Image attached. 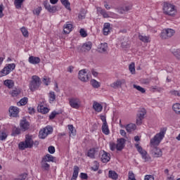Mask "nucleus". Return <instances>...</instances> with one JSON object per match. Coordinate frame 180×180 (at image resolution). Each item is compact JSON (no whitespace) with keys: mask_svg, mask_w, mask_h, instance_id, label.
Returning <instances> with one entry per match:
<instances>
[{"mask_svg":"<svg viewBox=\"0 0 180 180\" xmlns=\"http://www.w3.org/2000/svg\"><path fill=\"white\" fill-rule=\"evenodd\" d=\"M19 150H24L26 148H33V139L30 135H26L25 141H21L18 144Z\"/></svg>","mask_w":180,"mask_h":180,"instance_id":"f257e3e1","label":"nucleus"},{"mask_svg":"<svg viewBox=\"0 0 180 180\" xmlns=\"http://www.w3.org/2000/svg\"><path fill=\"white\" fill-rule=\"evenodd\" d=\"M163 13L165 15H168V16H174L176 13V9L175 6L169 3H164L163 4Z\"/></svg>","mask_w":180,"mask_h":180,"instance_id":"f03ea898","label":"nucleus"},{"mask_svg":"<svg viewBox=\"0 0 180 180\" xmlns=\"http://www.w3.org/2000/svg\"><path fill=\"white\" fill-rule=\"evenodd\" d=\"M41 84V79L37 75L32 77V80L30 83V89L32 92H34L37 89H39L40 84Z\"/></svg>","mask_w":180,"mask_h":180,"instance_id":"7ed1b4c3","label":"nucleus"},{"mask_svg":"<svg viewBox=\"0 0 180 180\" xmlns=\"http://www.w3.org/2000/svg\"><path fill=\"white\" fill-rule=\"evenodd\" d=\"M164 131H160L157 134L153 139H150V146L153 147H155V146H159L160 143H161V140L164 139Z\"/></svg>","mask_w":180,"mask_h":180,"instance_id":"20e7f679","label":"nucleus"},{"mask_svg":"<svg viewBox=\"0 0 180 180\" xmlns=\"http://www.w3.org/2000/svg\"><path fill=\"white\" fill-rule=\"evenodd\" d=\"M51 133H53V127L51 126H46L39 131V139H44Z\"/></svg>","mask_w":180,"mask_h":180,"instance_id":"39448f33","label":"nucleus"},{"mask_svg":"<svg viewBox=\"0 0 180 180\" xmlns=\"http://www.w3.org/2000/svg\"><path fill=\"white\" fill-rule=\"evenodd\" d=\"M174 34H175V30L167 28L162 31L160 37L163 39H169V37H172Z\"/></svg>","mask_w":180,"mask_h":180,"instance_id":"423d86ee","label":"nucleus"},{"mask_svg":"<svg viewBox=\"0 0 180 180\" xmlns=\"http://www.w3.org/2000/svg\"><path fill=\"white\" fill-rule=\"evenodd\" d=\"M135 147L139 153H140L142 155V158L145 160V162H147L150 160H151V158L149 155H147V151L143 150V148H141V146H140L139 143H136Z\"/></svg>","mask_w":180,"mask_h":180,"instance_id":"0eeeda50","label":"nucleus"},{"mask_svg":"<svg viewBox=\"0 0 180 180\" xmlns=\"http://www.w3.org/2000/svg\"><path fill=\"white\" fill-rule=\"evenodd\" d=\"M146 115H147V110H146V109L142 108L140 111H139L136 118V124L138 126H141L143 120L144 119V116H146Z\"/></svg>","mask_w":180,"mask_h":180,"instance_id":"6e6552de","label":"nucleus"},{"mask_svg":"<svg viewBox=\"0 0 180 180\" xmlns=\"http://www.w3.org/2000/svg\"><path fill=\"white\" fill-rule=\"evenodd\" d=\"M20 128L21 129V131H26L30 129V122L28 120L23 117L20 122Z\"/></svg>","mask_w":180,"mask_h":180,"instance_id":"1a4fd4ad","label":"nucleus"},{"mask_svg":"<svg viewBox=\"0 0 180 180\" xmlns=\"http://www.w3.org/2000/svg\"><path fill=\"white\" fill-rule=\"evenodd\" d=\"M78 78L82 82H88L89 81V77H88V74H86V70L83 69L79 71Z\"/></svg>","mask_w":180,"mask_h":180,"instance_id":"9d476101","label":"nucleus"},{"mask_svg":"<svg viewBox=\"0 0 180 180\" xmlns=\"http://www.w3.org/2000/svg\"><path fill=\"white\" fill-rule=\"evenodd\" d=\"M81 101L78 98H72L69 99V104L73 109H79Z\"/></svg>","mask_w":180,"mask_h":180,"instance_id":"9b49d317","label":"nucleus"},{"mask_svg":"<svg viewBox=\"0 0 180 180\" xmlns=\"http://www.w3.org/2000/svg\"><path fill=\"white\" fill-rule=\"evenodd\" d=\"M126 144V139L124 138L118 139L117 141L116 150L117 151H122L124 148Z\"/></svg>","mask_w":180,"mask_h":180,"instance_id":"f8f14e48","label":"nucleus"},{"mask_svg":"<svg viewBox=\"0 0 180 180\" xmlns=\"http://www.w3.org/2000/svg\"><path fill=\"white\" fill-rule=\"evenodd\" d=\"M44 6L45 9H46V11H48V12H49L50 13H56L57 12V6H51V5H50V4H49V2L47 1L44 2Z\"/></svg>","mask_w":180,"mask_h":180,"instance_id":"ddd939ff","label":"nucleus"},{"mask_svg":"<svg viewBox=\"0 0 180 180\" xmlns=\"http://www.w3.org/2000/svg\"><path fill=\"white\" fill-rule=\"evenodd\" d=\"M123 84H126V80L122 79V80H117L116 82H113L110 84L111 88H113L114 89H117L119 88H122V85Z\"/></svg>","mask_w":180,"mask_h":180,"instance_id":"4468645a","label":"nucleus"},{"mask_svg":"<svg viewBox=\"0 0 180 180\" xmlns=\"http://www.w3.org/2000/svg\"><path fill=\"white\" fill-rule=\"evenodd\" d=\"M101 161L104 163L109 162L110 161V154L104 150L101 152Z\"/></svg>","mask_w":180,"mask_h":180,"instance_id":"2eb2a0df","label":"nucleus"},{"mask_svg":"<svg viewBox=\"0 0 180 180\" xmlns=\"http://www.w3.org/2000/svg\"><path fill=\"white\" fill-rule=\"evenodd\" d=\"M9 113L13 117H17L19 115V108L18 107L11 106L9 108Z\"/></svg>","mask_w":180,"mask_h":180,"instance_id":"dca6fc26","label":"nucleus"},{"mask_svg":"<svg viewBox=\"0 0 180 180\" xmlns=\"http://www.w3.org/2000/svg\"><path fill=\"white\" fill-rule=\"evenodd\" d=\"M91 49H92V42L87 41L82 46V51H90Z\"/></svg>","mask_w":180,"mask_h":180,"instance_id":"f3484780","label":"nucleus"},{"mask_svg":"<svg viewBox=\"0 0 180 180\" xmlns=\"http://www.w3.org/2000/svg\"><path fill=\"white\" fill-rule=\"evenodd\" d=\"M152 152H153L152 153L153 154V157L156 158L162 157V151H161V149L157 147H154Z\"/></svg>","mask_w":180,"mask_h":180,"instance_id":"a211bd4d","label":"nucleus"},{"mask_svg":"<svg viewBox=\"0 0 180 180\" xmlns=\"http://www.w3.org/2000/svg\"><path fill=\"white\" fill-rule=\"evenodd\" d=\"M28 61L30 64L36 65L40 63V61H41V60L39 57L30 56Z\"/></svg>","mask_w":180,"mask_h":180,"instance_id":"6ab92c4d","label":"nucleus"},{"mask_svg":"<svg viewBox=\"0 0 180 180\" xmlns=\"http://www.w3.org/2000/svg\"><path fill=\"white\" fill-rule=\"evenodd\" d=\"M93 109H94L96 112H102V110L103 109V106H102V104L96 101H94Z\"/></svg>","mask_w":180,"mask_h":180,"instance_id":"aec40b11","label":"nucleus"},{"mask_svg":"<svg viewBox=\"0 0 180 180\" xmlns=\"http://www.w3.org/2000/svg\"><path fill=\"white\" fill-rule=\"evenodd\" d=\"M110 33V23L105 22L103 25V34L104 36H108Z\"/></svg>","mask_w":180,"mask_h":180,"instance_id":"412c9836","label":"nucleus"},{"mask_svg":"<svg viewBox=\"0 0 180 180\" xmlns=\"http://www.w3.org/2000/svg\"><path fill=\"white\" fill-rule=\"evenodd\" d=\"M79 173V167L77 165L74 166L73 168V174L71 178V180H77V178H78V174Z\"/></svg>","mask_w":180,"mask_h":180,"instance_id":"4be33fe9","label":"nucleus"},{"mask_svg":"<svg viewBox=\"0 0 180 180\" xmlns=\"http://www.w3.org/2000/svg\"><path fill=\"white\" fill-rule=\"evenodd\" d=\"M72 30V24H65L63 26V32H64L65 34H69V33H71Z\"/></svg>","mask_w":180,"mask_h":180,"instance_id":"5701e85b","label":"nucleus"},{"mask_svg":"<svg viewBox=\"0 0 180 180\" xmlns=\"http://www.w3.org/2000/svg\"><path fill=\"white\" fill-rule=\"evenodd\" d=\"M20 92H22L20 89L14 88L13 90H11L9 92V94L11 95V96L13 98H15V97L18 96V95H20Z\"/></svg>","mask_w":180,"mask_h":180,"instance_id":"b1692460","label":"nucleus"},{"mask_svg":"<svg viewBox=\"0 0 180 180\" xmlns=\"http://www.w3.org/2000/svg\"><path fill=\"white\" fill-rule=\"evenodd\" d=\"M37 110L40 113H42L43 115H46V113H49V109L46 107H44V105H39L37 107Z\"/></svg>","mask_w":180,"mask_h":180,"instance_id":"393cba45","label":"nucleus"},{"mask_svg":"<svg viewBox=\"0 0 180 180\" xmlns=\"http://www.w3.org/2000/svg\"><path fill=\"white\" fill-rule=\"evenodd\" d=\"M139 39L141 41H143V43H150V36H146L139 34Z\"/></svg>","mask_w":180,"mask_h":180,"instance_id":"a878e982","label":"nucleus"},{"mask_svg":"<svg viewBox=\"0 0 180 180\" xmlns=\"http://www.w3.org/2000/svg\"><path fill=\"white\" fill-rule=\"evenodd\" d=\"M108 178H110L111 179L117 180V178H119V174L116 173L115 171L110 170L108 172Z\"/></svg>","mask_w":180,"mask_h":180,"instance_id":"bb28decb","label":"nucleus"},{"mask_svg":"<svg viewBox=\"0 0 180 180\" xmlns=\"http://www.w3.org/2000/svg\"><path fill=\"white\" fill-rule=\"evenodd\" d=\"M136 127H137L134 124H129L125 127V129L127 133H131V131H134Z\"/></svg>","mask_w":180,"mask_h":180,"instance_id":"cd10ccee","label":"nucleus"},{"mask_svg":"<svg viewBox=\"0 0 180 180\" xmlns=\"http://www.w3.org/2000/svg\"><path fill=\"white\" fill-rule=\"evenodd\" d=\"M4 84L6 86H8L9 89H12L13 88V86L15 85V83L13 82V80L12 79H6L4 82Z\"/></svg>","mask_w":180,"mask_h":180,"instance_id":"c85d7f7f","label":"nucleus"},{"mask_svg":"<svg viewBox=\"0 0 180 180\" xmlns=\"http://www.w3.org/2000/svg\"><path fill=\"white\" fill-rule=\"evenodd\" d=\"M98 51L99 53H106V51H108V44H101L100 47L98 48Z\"/></svg>","mask_w":180,"mask_h":180,"instance_id":"c756f323","label":"nucleus"},{"mask_svg":"<svg viewBox=\"0 0 180 180\" xmlns=\"http://www.w3.org/2000/svg\"><path fill=\"white\" fill-rule=\"evenodd\" d=\"M20 131H22V129L20 128H18L16 127H14L12 129L11 136H13L14 137H16V136L20 134Z\"/></svg>","mask_w":180,"mask_h":180,"instance_id":"7c9ffc66","label":"nucleus"},{"mask_svg":"<svg viewBox=\"0 0 180 180\" xmlns=\"http://www.w3.org/2000/svg\"><path fill=\"white\" fill-rule=\"evenodd\" d=\"M28 102L27 97H24L20 100L18 103H17L18 106H25V105H27Z\"/></svg>","mask_w":180,"mask_h":180,"instance_id":"2f4dec72","label":"nucleus"},{"mask_svg":"<svg viewBox=\"0 0 180 180\" xmlns=\"http://www.w3.org/2000/svg\"><path fill=\"white\" fill-rule=\"evenodd\" d=\"M172 109L174 110V112H175V113H176V115H180V103H174L172 105Z\"/></svg>","mask_w":180,"mask_h":180,"instance_id":"473e14b6","label":"nucleus"},{"mask_svg":"<svg viewBox=\"0 0 180 180\" xmlns=\"http://www.w3.org/2000/svg\"><path fill=\"white\" fill-rule=\"evenodd\" d=\"M102 132L108 136L110 131H109V127L108 126V124H103L102 125Z\"/></svg>","mask_w":180,"mask_h":180,"instance_id":"72a5a7b5","label":"nucleus"},{"mask_svg":"<svg viewBox=\"0 0 180 180\" xmlns=\"http://www.w3.org/2000/svg\"><path fill=\"white\" fill-rule=\"evenodd\" d=\"M23 2H25V0H15L14 5L16 9H20V8H22V5H23Z\"/></svg>","mask_w":180,"mask_h":180,"instance_id":"f704fd0d","label":"nucleus"},{"mask_svg":"<svg viewBox=\"0 0 180 180\" xmlns=\"http://www.w3.org/2000/svg\"><path fill=\"white\" fill-rule=\"evenodd\" d=\"M42 160L44 162H50V161H54V157L50 154H47Z\"/></svg>","mask_w":180,"mask_h":180,"instance_id":"c9c22d12","label":"nucleus"},{"mask_svg":"<svg viewBox=\"0 0 180 180\" xmlns=\"http://www.w3.org/2000/svg\"><path fill=\"white\" fill-rule=\"evenodd\" d=\"M68 127L70 131V136H75V134H77V130L74 129V125L69 124L68 125Z\"/></svg>","mask_w":180,"mask_h":180,"instance_id":"e433bc0d","label":"nucleus"},{"mask_svg":"<svg viewBox=\"0 0 180 180\" xmlns=\"http://www.w3.org/2000/svg\"><path fill=\"white\" fill-rule=\"evenodd\" d=\"M95 154H96V150L93 148L88 151L87 155L90 158H95Z\"/></svg>","mask_w":180,"mask_h":180,"instance_id":"4c0bfd02","label":"nucleus"},{"mask_svg":"<svg viewBox=\"0 0 180 180\" xmlns=\"http://www.w3.org/2000/svg\"><path fill=\"white\" fill-rule=\"evenodd\" d=\"M41 168H43V169H44L45 171H49V169H50V165H49V163H47L46 162L41 161Z\"/></svg>","mask_w":180,"mask_h":180,"instance_id":"58836bf2","label":"nucleus"},{"mask_svg":"<svg viewBox=\"0 0 180 180\" xmlns=\"http://www.w3.org/2000/svg\"><path fill=\"white\" fill-rule=\"evenodd\" d=\"M60 2L62 4L65 6L66 9L71 11L70 4V1H68V0H60Z\"/></svg>","mask_w":180,"mask_h":180,"instance_id":"ea45409f","label":"nucleus"},{"mask_svg":"<svg viewBox=\"0 0 180 180\" xmlns=\"http://www.w3.org/2000/svg\"><path fill=\"white\" fill-rule=\"evenodd\" d=\"M90 82L93 88H99L101 86V84L94 79H91Z\"/></svg>","mask_w":180,"mask_h":180,"instance_id":"a19ab883","label":"nucleus"},{"mask_svg":"<svg viewBox=\"0 0 180 180\" xmlns=\"http://www.w3.org/2000/svg\"><path fill=\"white\" fill-rule=\"evenodd\" d=\"M129 70L131 74H136V65L134 64V63H131L129 65Z\"/></svg>","mask_w":180,"mask_h":180,"instance_id":"79ce46f5","label":"nucleus"},{"mask_svg":"<svg viewBox=\"0 0 180 180\" xmlns=\"http://www.w3.org/2000/svg\"><path fill=\"white\" fill-rule=\"evenodd\" d=\"M133 86L135 89H137V91H139V92H141V94H146L145 88L138 86L137 84H134Z\"/></svg>","mask_w":180,"mask_h":180,"instance_id":"37998d69","label":"nucleus"},{"mask_svg":"<svg viewBox=\"0 0 180 180\" xmlns=\"http://www.w3.org/2000/svg\"><path fill=\"white\" fill-rule=\"evenodd\" d=\"M49 101L50 102H54V101H56V94L54 91H51L49 93Z\"/></svg>","mask_w":180,"mask_h":180,"instance_id":"c03bdc74","label":"nucleus"},{"mask_svg":"<svg viewBox=\"0 0 180 180\" xmlns=\"http://www.w3.org/2000/svg\"><path fill=\"white\" fill-rule=\"evenodd\" d=\"M7 137H8V134H6V132L4 131L0 132V140L1 141H4V140H6Z\"/></svg>","mask_w":180,"mask_h":180,"instance_id":"a18cd8bd","label":"nucleus"},{"mask_svg":"<svg viewBox=\"0 0 180 180\" xmlns=\"http://www.w3.org/2000/svg\"><path fill=\"white\" fill-rule=\"evenodd\" d=\"M21 32L24 37H29V32H27V29L25 27L21 28Z\"/></svg>","mask_w":180,"mask_h":180,"instance_id":"49530a36","label":"nucleus"},{"mask_svg":"<svg viewBox=\"0 0 180 180\" xmlns=\"http://www.w3.org/2000/svg\"><path fill=\"white\" fill-rule=\"evenodd\" d=\"M128 179L129 180H136V176H134V173L133 172L129 171L128 173Z\"/></svg>","mask_w":180,"mask_h":180,"instance_id":"de8ad7c7","label":"nucleus"},{"mask_svg":"<svg viewBox=\"0 0 180 180\" xmlns=\"http://www.w3.org/2000/svg\"><path fill=\"white\" fill-rule=\"evenodd\" d=\"M41 7H37V8H34L33 10L34 15H37V16H39V15H40V12H41Z\"/></svg>","mask_w":180,"mask_h":180,"instance_id":"09e8293b","label":"nucleus"},{"mask_svg":"<svg viewBox=\"0 0 180 180\" xmlns=\"http://www.w3.org/2000/svg\"><path fill=\"white\" fill-rule=\"evenodd\" d=\"M151 89H153V92H155V91H157V92H161V91L164 90L162 87H158L157 86H152Z\"/></svg>","mask_w":180,"mask_h":180,"instance_id":"8fccbe9b","label":"nucleus"},{"mask_svg":"<svg viewBox=\"0 0 180 180\" xmlns=\"http://www.w3.org/2000/svg\"><path fill=\"white\" fill-rule=\"evenodd\" d=\"M174 56L177 58V60H180V49H176V51L172 52Z\"/></svg>","mask_w":180,"mask_h":180,"instance_id":"3c124183","label":"nucleus"},{"mask_svg":"<svg viewBox=\"0 0 180 180\" xmlns=\"http://www.w3.org/2000/svg\"><path fill=\"white\" fill-rule=\"evenodd\" d=\"M27 178V174L24 173L20 175L19 178L14 179V180H25Z\"/></svg>","mask_w":180,"mask_h":180,"instance_id":"603ef678","label":"nucleus"},{"mask_svg":"<svg viewBox=\"0 0 180 180\" xmlns=\"http://www.w3.org/2000/svg\"><path fill=\"white\" fill-rule=\"evenodd\" d=\"M16 67V65H15V63H11L8 64L6 68H8V70L11 72V71H13V70H15Z\"/></svg>","mask_w":180,"mask_h":180,"instance_id":"864d4df0","label":"nucleus"},{"mask_svg":"<svg viewBox=\"0 0 180 180\" xmlns=\"http://www.w3.org/2000/svg\"><path fill=\"white\" fill-rule=\"evenodd\" d=\"M57 115H60V113L57 112L56 111H53L51 113V115H49L50 120H53V119H54V117H56V116H57Z\"/></svg>","mask_w":180,"mask_h":180,"instance_id":"5fc2aeb1","label":"nucleus"},{"mask_svg":"<svg viewBox=\"0 0 180 180\" xmlns=\"http://www.w3.org/2000/svg\"><path fill=\"white\" fill-rule=\"evenodd\" d=\"M80 35L82 36V37H86V36H88V34L86 33V31H85V30L84 29H80Z\"/></svg>","mask_w":180,"mask_h":180,"instance_id":"6e6d98bb","label":"nucleus"},{"mask_svg":"<svg viewBox=\"0 0 180 180\" xmlns=\"http://www.w3.org/2000/svg\"><path fill=\"white\" fill-rule=\"evenodd\" d=\"M2 74H4V75H8V74H9L11 72V71L9 70V69H8L7 67H5L2 70H1Z\"/></svg>","mask_w":180,"mask_h":180,"instance_id":"4d7b16f0","label":"nucleus"},{"mask_svg":"<svg viewBox=\"0 0 180 180\" xmlns=\"http://www.w3.org/2000/svg\"><path fill=\"white\" fill-rule=\"evenodd\" d=\"M116 146L117 144L113 142L110 143V148L111 151H115L116 150Z\"/></svg>","mask_w":180,"mask_h":180,"instance_id":"13d9d810","label":"nucleus"},{"mask_svg":"<svg viewBox=\"0 0 180 180\" xmlns=\"http://www.w3.org/2000/svg\"><path fill=\"white\" fill-rule=\"evenodd\" d=\"M43 82L44 84H46V86L49 85V84H50V78H47V77L44 76L43 78Z\"/></svg>","mask_w":180,"mask_h":180,"instance_id":"bf43d9fd","label":"nucleus"},{"mask_svg":"<svg viewBox=\"0 0 180 180\" xmlns=\"http://www.w3.org/2000/svg\"><path fill=\"white\" fill-rule=\"evenodd\" d=\"M48 151L50 154H54V153H56V148H54V146H49L48 148Z\"/></svg>","mask_w":180,"mask_h":180,"instance_id":"052dcab7","label":"nucleus"},{"mask_svg":"<svg viewBox=\"0 0 180 180\" xmlns=\"http://www.w3.org/2000/svg\"><path fill=\"white\" fill-rule=\"evenodd\" d=\"M154 176L153 175H150V174H147L145 176L144 180H154Z\"/></svg>","mask_w":180,"mask_h":180,"instance_id":"680f3d73","label":"nucleus"},{"mask_svg":"<svg viewBox=\"0 0 180 180\" xmlns=\"http://www.w3.org/2000/svg\"><path fill=\"white\" fill-rule=\"evenodd\" d=\"M81 179H88V174L86 173H80Z\"/></svg>","mask_w":180,"mask_h":180,"instance_id":"e2e57ef3","label":"nucleus"},{"mask_svg":"<svg viewBox=\"0 0 180 180\" xmlns=\"http://www.w3.org/2000/svg\"><path fill=\"white\" fill-rule=\"evenodd\" d=\"M101 14L103 16V18H109V14H108L105 10H101Z\"/></svg>","mask_w":180,"mask_h":180,"instance_id":"0e129e2a","label":"nucleus"},{"mask_svg":"<svg viewBox=\"0 0 180 180\" xmlns=\"http://www.w3.org/2000/svg\"><path fill=\"white\" fill-rule=\"evenodd\" d=\"M132 7H133L132 5L126 6L123 8V11H124L125 12H129V11H131V9Z\"/></svg>","mask_w":180,"mask_h":180,"instance_id":"69168bd1","label":"nucleus"},{"mask_svg":"<svg viewBox=\"0 0 180 180\" xmlns=\"http://www.w3.org/2000/svg\"><path fill=\"white\" fill-rule=\"evenodd\" d=\"M35 112L36 110H34V108L30 107L28 108V112L30 113V115H33Z\"/></svg>","mask_w":180,"mask_h":180,"instance_id":"338daca9","label":"nucleus"},{"mask_svg":"<svg viewBox=\"0 0 180 180\" xmlns=\"http://www.w3.org/2000/svg\"><path fill=\"white\" fill-rule=\"evenodd\" d=\"M101 120L103 122V124H107L108 122H106V117H105V115H101Z\"/></svg>","mask_w":180,"mask_h":180,"instance_id":"774afa93","label":"nucleus"}]
</instances>
